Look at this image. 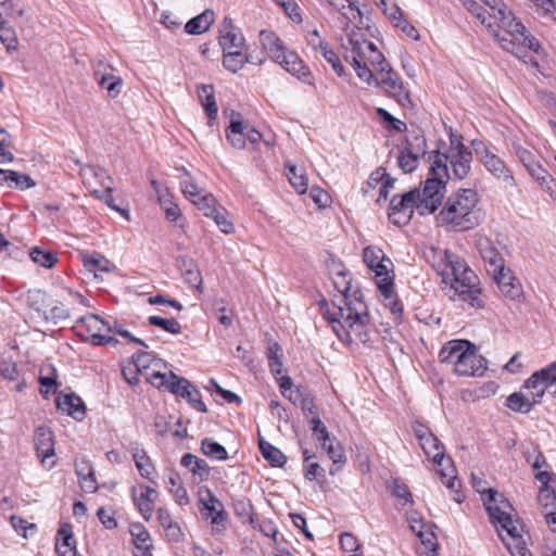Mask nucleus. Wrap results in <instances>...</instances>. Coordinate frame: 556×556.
Masks as SVG:
<instances>
[{
  "mask_svg": "<svg viewBox=\"0 0 556 556\" xmlns=\"http://www.w3.org/2000/svg\"><path fill=\"white\" fill-rule=\"evenodd\" d=\"M429 176L421 191L418 190L417 211L420 215L432 214L441 204L446 182L451 178L465 179L471 169L472 153L462 142L448 154L431 152Z\"/></svg>",
  "mask_w": 556,
  "mask_h": 556,
  "instance_id": "1",
  "label": "nucleus"
},
{
  "mask_svg": "<svg viewBox=\"0 0 556 556\" xmlns=\"http://www.w3.org/2000/svg\"><path fill=\"white\" fill-rule=\"evenodd\" d=\"M333 285L340 295L338 301H333L334 311L327 309L324 313L333 331L340 341L348 345L355 341L369 342V315L359 292L350 293L351 280L344 271L337 273Z\"/></svg>",
  "mask_w": 556,
  "mask_h": 556,
  "instance_id": "2",
  "label": "nucleus"
},
{
  "mask_svg": "<svg viewBox=\"0 0 556 556\" xmlns=\"http://www.w3.org/2000/svg\"><path fill=\"white\" fill-rule=\"evenodd\" d=\"M433 268L444 282L451 283L462 301L469 303L472 307L483 306L478 277L460 256L448 250L440 251Z\"/></svg>",
  "mask_w": 556,
  "mask_h": 556,
  "instance_id": "3",
  "label": "nucleus"
},
{
  "mask_svg": "<svg viewBox=\"0 0 556 556\" xmlns=\"http://www.w3.org/2000/svg\"><path fill=\"white\" fill-rule=\"evenodd\" d=\"M486 28L504 50L519 59L528 50L539 52L541 48L539 41L528 34L525 25L507 7L504 10H497L492 21L488 22Z\"/></svg>",
  "mask_w": 556,
  "mask_h": 556,
  "instance_id": "4",
  "label": "nucleus"
},
{
  "mask_svg": "<svg viewBox=\"0 0 556 556\" xmlns=\"http://www.w3.org/2000/svg\"><path fill=\"white\" fill-rule=\"evenodd\" d=\"M488 497L484 505L491 522L496 528L498 535L507 545L513 556H532L526 548L521 532L523 526L519 519H514L510 511V503L493 489L486 491Z\"/></svg>",
  "mask_w": 556,
  "mask_h": 556,
  "instance_id": "5",
  "label": "nucleus"
},
{
  "mask_svg": "<svg viewBox=\"0 0 556 556\" xmlns=\"http://www.w3.org/2000/svg\"><path fill=\"white\" fill-rule=\"evenodd\" d=\"M478 202L476 190L459 189L447 198L438 219L442 226L454 231L473 229L482 222L481 211L477 208Z\"/></svg>",
  "mask_w": 556,
  "mask_h": 556,
  "instance_id": "6",
  "label": "nucleus"
},
{
  "mask_svg": "<svg viewBox=\"0 0 556 556\" xmlns=\"http://www.w3.org/2000/svg\"><path fill=\"white\" fill-rule=\"evenodd\" d=\"M341 47L344 50V60L354 67L357 76L368 84L374 80V74L368 67V63L375 66L378 73L380 67L389 66L384 55L375 43L366 39L361 29H352L348 33L346 41L342 42Z\"/></svg>",
  "mask_w": 556,
  "mask_h": 556,
  "instance_id": "7",
  "label": "nucleus"
},
{
  "mask_svg": "<svg viewBox=\"0 0 556 556\" xmlns=\"http://www.w3.org/2000/svg\"><path fill=\"white\" fill-rule=\"evenodd\" d=\"M419 444L424 453L428 457H431L433 463L439 467L438 472L440 473L442 482L445 483L450 490L455 491L454 501L462 503L464 501V495L456 491L458 482L455 475V468L451 458L445 459L444 446L442 443L433 433H430L429 435H426L425 440L419 441Z\"/></svg>",
  "mask_w": 556,
  "mask_h": 556,
  "instance_id": "8",
  "label": "nucleus"
},
{
  "mask_svg": "<svg viewBox=\"0 0 556 556\" xmlns=\"http://www.w3.org/2000/svg\"><path fill=\"white\" fill-rule=\"evenodd\" d=\"M535 404L540 403L545 392L554 396L556 389V361L547 367L533 372L522 387Z\"/></svg>",
  "mask_w": 556,
  "mask_h": 556,
  "instance_id": "9",
  "label": "nucleus"
},
{
  "mask_svg": "<svg viewBox=\"0 0 556 556\" xmlns=\"http://www.w3.org/2000/svg\"><path fill=\"white\" fill-rule=\"evenodd\" d=\"M200 503L202 511H204V518L210 520L212 533L214 535L224 534L227 529L228 513L225 510L223 503L210 489L200 493Z\"/></svg>",
  "mask_w": 556,
  "mask_h": 556,
  "instance_id": "10",
  "label": "nucleus"
},
{
  "mask_svg": "<svg viewBox=\"0 0 556 556\" xmlns=\"http://www.w3.org/2000/svg\"><path fill=\"white\" fill-rule=\"evenodd\" d=\"M418 190L414 189L403 195L392 197L389 206V219L392 224L403 226L409 223L417 208Z\"/></svg>",
  "mask_w": 556,
  "mask_h": 556,
  "instance_id": "11",
  "label": "nucleus"
},
{
  "mask_svg": "<svg viewBox=\"0 0 556 556\" xmlns=\"http://www.w3.org/2000/svg\"><path fill=\"white\" fill-rule=\"evenodd\" d=\"M379 76V80L375 77L374 80L381 85L390 97H393L403 108L412 105L409 93L407 90H405L403 83L395 71H393L390 66L387 68L380 67Z\"/></svg>",
  "mask_w": 556,
  "mask_h": 556,
  "instance_id": "12",
  "label": "nucleus"
},
{
  "mask_svg": "<svg viewBox=\"0 0 556 556\" xmlns=\"http://www.w3.org/2000/svg\"><path fill=\"white\" fill-rule=\"evenodd\" d=\"M476 152L480 155L485 169L496 179L502 180L507 187L517 186L510 169L496 154L492 153L485 147H483L482 151H479V149L476 148Z\"/></svg>",
  "mask_w": 556,
  "mask_h": 556,
  "instance_id": "13",
  "label": "nucleus"
},
{
  "mask_svg": "<svg viewBox=\"0 0 556 556\" xmlns=\"http://www.w3.org/2000/svg\"><path fill=\"white\" fill-rule=\"evenodd\" d=\"M79 323L84 325L88 332H90V339L94 345H115L118 343L114 336L102 333L108 331L109 323L104 321L98 315H90L79 319Z\"/></svg>",
  "mask_w": 556,
  "mask_h": 556,
  "instance_id": "14",
  "label": "nucleus"
},
{
  "mask_svg": "<svg viewBox=\"0 0 556 556\" xmlns=\"http://www.w3.org/2000/svg\"><path fill=\"white\" fill-rule=\"evenodd\" d=\"M486 369V361L483 356L477 353L475 344L460 359L457 368H453L454 372L458 376H473L481 377Z\"/></svg>",
  "mask_w": 556,
  "mask_h": 556,
  "instance_id": "15",
  "label": "nucleus"
},
{
  "mask_svg": "<svg viewBox=\"0 0 556 556\" xmlns=\"http://www.w3.org/2000/svg\"><path fill=\"white\" fill-rule=\"evenodd\" d=\"M218 39L223 51L242 50L244 46L241 30L228 17H225L220 24Z\"/></svg>",
  "mask_w": 556,
  "mask_h": 556,
  "instance_id": "16",
  "label": "nucleus"
},
{
  "mask_svg": "<svg viewBox=\"0 0 556 556\" xmlns=\"http://www.w3.org/2000/svg\"><path fill=\"white\" fill-rule=\"evenodd\" d=\"M132 500L146 520H150L154 509V503L159 496L155 489L148 485L132 488Z\"/></svg>",
  "mask_w": 556,
  "mask_h": 556,
  "instance_id": "17",
  "label": "nucleus"
},
{
  "mask_svg": "<svg viewBox=\"0 0 556 556\" xmlns=\"http://www.w3.org/2000/svg\"><path fill=\"white\" fill-rule=\"evenodd\" d=\"M476 247L483 262L486 265L488 273H490L491 270H496L497 268H500L498 266H502V264H504V258L502 254L500 253L496 245L489 237L479 236L476 241Z\"/></svg>",
  "mask_w": 556,
  "mask_h": 556,
  "instance_id": "18",
  "label": "nucleus"
},
{
  "mask_svg": "<svg viewBox=\"0 0 556 556\" xmlns=\"http://www.w3.org/2000/svg\"><path fill=\"white\" fill-rule=\"evenodd\" d=\"M471 342L467 340H451L445 343L439 352L441 363L451 364L457 368L460 359L471 349Z\"/></svg>",
  "mask_w": 556,
  "mask_h": 556,
  "instance_id": "19",
  "label": "nucleus"
},
{
  "mask_svg": "<svg viewBox=\"0 0 556 556\" xmlns=\"http://www.w3.org/2000/svg\"><path fill=\"white\" fill-rule=\"evenodd\" d=\"M34 444L37 456L41 459L42 464L54 455V438L49 427L39 426L35 430Z\"/></svg>",
  "mask_w": 556,
  "mask_h": 556,
  "instance_id": "20",
  "label": "nucleus"
},
{
  "mask_svg": "<svg viewBox=\"0 0 556 556\" xmlns=\"http://www.w3.org/2000/svg\"><path fill=\"white\" fill-rule=\"evenodd\" d=\"M56 406L60 410L66 413L78 421L85 418V404L75 393L59 395L56 397Z\"/></svg>",
  "mask_w": 556,
  "mask_h": 556,
  "instance_id": "21",
  "label": "nucleus"
},
{
  "mask_svg": "<svg viewBox=\"0 0 556 556\" xmlns=\"http://www.w3.org/2000/svg\"><path fill=\"white\" fill-rule=\"evenodd\" d=\"M81 261L85 269L93 274L96 279L101 278V273H112L116 269V266L110 260L98 252L84 254Z\"/></svg>",
  "mask_w": 556,
  "mask_h": 556,
  "instance_id": "22",
  "label": "nucleus"
},
{
  "mask_svg": "<svg viewBox=\"0 0 556 556\" xmlns=\"http://www.w3.org/2000/svg\"><path fill=\"white\" fill-rule=\"evenodd\" d=\"M177 267L185 278L186 282L202 292V276L197 263L188 256H179L177 258Z\"/></svg>",
  "mask_w": 556,
  "mask_h": 556,
  "instance_id": "23",
  "label": "nucleus"
},
{
  "mask_svg": "<svg viewBox=\"0 0 556 556\" xmlns=\"http://www.w3.org/2000/svg\"><path fill=\"white\" fill-rule=\"evenodd\" d=\"M55 551L59 556H76V542L70 523H62L59 528Z\"/></svg>",
  "mask_w": 556,
  "mask_h": 556,
  "instance_id": "24",
  "label": "nucleus"
},
{
  "mask_svg": "<svg viewBox=\"0 0 556 556\" xmlns=\"http://www.w3.org/2000/svg\"><path fill=\"white\" fill-rule=\"evenodd\" d=\"M75 471L79 478V483L85 492L92 493L98 489L94 478V471L91 463L86 458L75 460Z\"/></svg>",
  "mask_w": 556,
  "mask_h": 556,
  "instance_id": "25",
  "label": "nucleus"
},
{
  "mask_svg": "<svg viewBox=\"0 0 556 556\" xmlns=\"http://www.w3.org/2000/svg\"><path fill=\"white\" fill-rule=\"evenodd\" d=\"M130 452L140 476L154 483L155 467L146 451L136 443L131 446Z\"/></svg>",
  "mask_w": 556,
  "mask_h": 556,
  "instance_id": "26",
  "label": "nucleus"
},
{
  "mask_svg": "<svg viewBox=\"0 0 556 556\" xmlns=\"http://www.w3.org/2000/svg\"><path fill=\"white\" fill-rule=\"evenodd\" d=\"M275 62L281 65L287 72L298 76L299 78L308 75V71L303 61L293 51H288L286 49L285 53H282L279 59H276Z\"/></svg>",
  "mask_w": 556,
  "mask_h": 556,
  "instance_id": "27",
  "label": "nucleus"
},
{
  "mask_svg": "<svg viewBox=\"0 0 556 556\" xmlns=\"http://www.w3.org/2000/svg\"><path fill=\"white\" fill-rule=\"evenodd\" d=\"M181 466L188 468L193 476L199 478V481L207 480L211 468L206 460L199 458L198 456L186 453L180 459Z\"/></svg>",
  "mask_w": 556,
  "mask_h": 556,
  "instance_id": "28",
  "label": "nucleus"
},
{
  "mask_svg": "<svg viewBox=\"0 0 556 556\" xmlns=\"http://www.w3.org/2000/svg\"><path fill=\"white\" fill-rule=\"evenodd\" d=\"M260 42L262 43L263 49L274 61L279 59L286 51L283 42L274 31L262 30L260 33Z\"/></svg>",
  "mask_w": 556,
  "mask_h": 556,
  "instance_id": "29",
  "label": "nucleus"
},
{
  "mask_svg": "<svg viewBox=\"0 0 556 556\" xmlns=\"http://www.w3.org/2000/svg\"><path fill=\"white\" fill-rule=\"evenodd\" d=\"M535 479L542 483L538 501L543 507H554L556 505V495L554 490L548 486V482L553 479V473L548 471H539Z\"/></svg>",
  "mask_w": 556,
  "mask_h": 556,
  "instance_id": "30",
  "label": "nucleus"
},
{
  "mask_svg": "<svg viewBox=\"0 0 556 556\" xmlns=\"http://www.w3.org/2000/svg\"><path fill=\"white\" fill-rule=\"evenodd\" d=\"M388 262H381L370 270L375 273L376 285L380 292L390 291V287H393V274Z\"/></svg>",
  "mask_w": 556,
  "mask_h": 556,
  "instance_id": "31",
  "label": "nucleus"
},
{
  "mask_svg": "<svg viewBox=\"0 0 556 556\" xmlns=\"http://www.w3.org/2000/svg\"><path fill=\"white\" fill-rule=\"evenodd\" d=\"M213 11L206 10L187 22L185 29L188 34L200 35L205 33L213 23Z\"/></svg>",
  "mask_w": 556,
  "mask_h": 556,
  "instance_id": "32",
  "label": "nucleus"
},
{
  "mask_svg": "<svg viewBox=\"0 0 556 556\" xmlns=\"http://www.w3.org/2000/svg\"><path fill=\"white\" fill-rule=\"evenodd\" d=\"M535 403L532 402L529 394L523 392H514L506 400V406L514 412L528 414L531 412L533 405Z\"/></svg>",
  "mask_w": 556,
  "mask_h": 556,
  "instance_id": "33",
  "label": "nucleus"
},
{
  "mask_svg": "<svg viewBox=\"0 0 556 556\" xmlns=\"http://www.w3.org/2000/svg\"><path fill=\"white\" fill-rule=\"evenodd\" d=\"M130 534L136 547L142 551L141 556H151L149 544L150 534L147 529L140 523H134L130 526Z\"/></svg>",
  "mask_w": 556,
  "mask_h": 556,
  "instance_id": "34",
  "label": "nucleus"
},
{
  "mask_svg": "<svg viewBox=\"0 0 556 556\" xmlns=\"http://www.w3.org/2000/svg\"><path fill=\"white\" fill-rule=\"evenodd\" d=\"M258 447L262 456L269 462L271 466L282 467L286 464L287 457L285 454L269 442L260 440Z\"/></svg>",
  "mask_w": 556,
  "mask_h": 556,
  "instance_id": "35",
  "label": "nucleus"
},
{
  "mask_svg": "<svg viewBox=\"0 0 556 556\" xmlns=\"http://www.w3.org/2000/svg\"><path fill=\"white\" fill-rule=\"evenodd\" d=\"M198 94L208 118L211 121L215 119L217 116L218 108L215 101L213 87L203 85L198 89Z\"/></svg>",
  "mask_w": 556,
  "mask_h": 556,
  "instance_id": "36",
  "label": "nucleus"
},
{
  "mask_svg": "<svg viewBox=\"0 0 556 556\" xmlns=\"http://www.w3.org/2000/svg\"><path fill=\"white\" fill-rule=\"evenodd\" d=\"M287 176L292 187L298 193H305L308 187L305 169L296 165H287Z\"/></svg>",
  "mask_w": 556,
  "mask_h": 556,
  "instance_id": "37",
  "label": "nucleus"
},
{
  "mask_svg": "<svg viewBox=\"0 0 556 556\" xmlns=\"http://www.w3.org/2000/svg\"><path fill=\"white\" fill-rule=\"evenodd\" d=\"M248 62L251 61L242 50L224 51L223 65L232 73H237Z\"/></svg>",
  "mask_w": 556,
  "mask_h": 556,
  "instance_id": "38",
  "label": "nucleus"
},
{
  "mask_svg": "<svg viewBox=\"0 0 556 556\" xmlns=\"http://www.w3.org/2000/svg\"><path fill=\"white\" fill-rule=\"evenodd\" d=\"M180 179V188L182 193L187 199L193 201L200 197H203L205 192L195 184L194 179L191 177L190 173L186 169H182Z\"/></svg>",
  "mask_w": 556,
  "mask_h": 556,
  "instance_id": "39",
  "label": "nucleus"
},
{
  "mask_svg": "<svg viewBox=\"0 0 556 556\" xmlns=\"http://www.w3.org/2000/svg\"><path fill=\"white\" fill-rule=\"evenodd\" d=\"M29 257L34 263L45 268H52L58 263L56 253L40 247H34L29 252Z\"/></svg>",
  "mask_w": 556,
  "mask_h": 556,
  "instance_id": "40",
  "label": "nucleus"
},
{
  "mask_svg": "<svg viewBox=\"0 0 556 556\" xmlns=\"http://www.w3.org/2000/svg\"><path fill=\"white\" fill-rule=\"evenodd\" d=\"M169 493H172L179 505H187L189 497L186 488L182 485L178 473H170L166 482Z\"/></svg>",
  "mask_w": 556,
  "mask_h": 556,
  "instance_id": "41",
  "label": "nucleus"
},
{
  "mask_svg": "<svg viewBox=\"0 0 556 556\" xmlns=\"http://www.w3.org/2000/svg\"><path fill=\"white\" fill-rule=\"evenodd\" d=\"M157 519L160 525L166 531V535L172 540L178 541L181 536L180 528L176 522L173 521L169 511L165 508L157 509Z\"/></svg>",
  "mask_w": 556,
  "mask_h": 556,
  "instance_id": "42",
  "label": "nucleus"
},
{
  "mask_svg": "<svg viewBox=\"0 0 556 556\" xmlns=\"http://www.w3.org/2000/svg\"><path fill=\"white\" fill-rule=\"evenodd\" d=\"M363 260L369 269L374 268L381 262H388L390 265H393L383 251L375 245H368L363 250Z\"/></svg>",
  "mask_w": 556,
  "mask_h": 556,
  "instance_id": "43",
  "label": "nucleus"
},
{
  "mask_svg": "<svg viewBox=\"0 0 556 556\" xmlns=\"http://www.w3.org/2000/svg\"><path fill=\"white\" fill-rule=\"evenodd\" d=\"M308 412L313 416L311 419V424L313 425L312 431L316 435V439L320 443V446H325L326 442H328L329 439H331L327 430V427L319 419L316 412V407L314 405L308 407Z\"/></svg>",
  "mask_w": 556,
  "mask_h": 556,
  "instance_id": "44",
  "label": "nucleus"
},
{
  "mask_svg": "<svg viewBox=\"0 0 556 556\" xmlns=\"http://www.w3.org/2000/svg\"><path fill=\"white\" fill-rule=\"evenodd\" d=\"M201 451L204 455L218 460H226L228 458L226 448L222 444L208 438L202 440Z\"/></svg>",
  "mask_w": 556,
  "mask_h": 556,
  "instance_id": "45",
  "label": "nucleus"
},
{
  "mask_svg": "<svg viewBox=\"0 0 556 556\" xmlns=\"http://www.w3.org/2000/svg\"><path fill=\"white\" fill-rule=\"evenodd\" d=\"M0 41L9 53L17 49L18 40L15 29L5 21H0Z\"/></svg>",
  "mask_w": 556,
  "mask_h": 556,
  "instance_id": "46",
  "label": "nucleus"
},
{
  "mask_svg": "<svg viewBox=\"0 0 556 556\" xmlns=\"http://www.w3.org/2000/svg\"><path fill=\"white\" fill-rule=\"evenodd\" d=\"M420 157L419 154L403 148L397 155V165L405 174H408L417 168Z\"/></svg>",
  "mask_w": 556,
  "mask_h": 556,
  "instance_id": "47",
  "label": "nucleus"
},
{
  "mask_svg": "<svg viewBox=\"0 0 556 556\" xmlns=\"http://www.w3.org/2000/svg\"><path fill=\"white\" fill-rule=\"evenodd\" d=\"M404 149L424 156L426 154L427 141L425 136L420 131H412L406 137V143Z\"/></svg>",
  "mask_w": 556,
  "mask_h": 556,
  "instance_id": "48",
  "label": "nucleus"
},
{
  "mask_svg": "<svg viewBox=\"0 0 556 556\" xmlns=\"http://www.w3.org/2000/svg\"><path fill=\"white\" fill-rule=\"evenodd\" d=\"M92 70L98 84H104L114 74V67L103 56L93 62Z\"/></svg>",
  "mask_w": 556,
  "mask_h": 556,
  "instance_id": "49",
  "label": "nucleus"
},
{
  "mask_svg": "<svg viewBox=\"0 0 556 556\" xmlns=\"http://www.w3.org/2000/svg\"><path fill=\"white\" fill-rule=\"evenodd\" d=\"M148 321L151 326L159 327L166 332L178 334L181 332V326L175 318H163L160 316H150Z\"/></svg>",
  "mask_w": 556,
  "mask_h": 556,
  "instance_id": "50",
  "label": "nucleus"
},
{
  "mask_svg": "<svg viewBox=\"0 0 556 556\" xmlns=\"http://www.w3.org/2000/svg\"><path fill=\"white\" fill-rule=\"evenodd\" d=\"M181 397H184L193 408L199 412L205 413L207 408L201 399L200 391L190 382L188 387L182 390Z\"/></svg>",
  "mask_w": 556,
  "mask_h": 556,
  "instance_id": "51",
  "label": "nucleus"
},
{
  "mask_svg": "<svg viewBox=\"0 0 556 556\" xmlns=\"http://www.w3.org/2000/svg\"><path fill=\"white\" fill-rule=\"evenodd\" d=\"M328 3L339 11H343L342 14L348 20H355L361 16L359 9L355 5L353 0H327Z\"/></svg>",
  "mask_w": 556,
  "mask_h": 556,
  "instance_id": "52",
  "label": "nucleus"
},
{
  "mask_svg": "<svg viewBox=\"0 0 556 556\" xmlns=\"http://www.w3.org/2000/svg\"><path fill=\"white\" fill-rule=\"evenodd\" d=\"M384 298V306L390 309L395 321L401 320L403 315V304L399 299L393 295V287H390V291L380 292Z\"/></svg>",
  "mask_w": 556,
  "mask_h": 556,
  "instance_id": "53",
  "label": "nucleus"
},
{
  "mask_svg": "<svg viewBox=\"0 0 556 556\" xmlns=\"http://www.w3.org/2000/svg\"><path fill=\"white\" fill-rule=\"evenodd\" d=\"M500 290L506 299L514 302L520 303L525 298L522 285L518 279L510 283L504 285L502 288H500Z\"/></svg>",
  "mask_w": 556,
  "mask_h": 556,
  "instance_id": "54",
  "label": "nucleus"
},
{
  "mask_svg": "<svg viewBox=\"0 0 556 556\" xmlns=\"http://www.w3.org/2000/svg\"><path fill=\"white\" fill-rule=\"evenodd\" d=\"M281 351L280 345L275 342L268 348V366L275 376H278L282 371V361L279 352Z\"/></svg>",
  "mask_w": 556,
  "mask_h": 556,
  "instance_id": "55",
  "label": "nucleus"
},
{
  "mask_svg": "<svg viewBox=\"0 0 556 556\" xmlns=\"http://www.w3.org/2000/svg\"><path fill=\"white\" fill-rule=\"evenodd\" d=\"M206 217H211L214 212L218 208L216 206V200L212 193H204L203 197L191 201Z\"/></svg>",
  "mask_w": 556,
  "mask_h": 556,
  "instance_id": "56",
  "label": "nucleus"
},
{
  "mask_svg": "<svg viewBox=\"0 0 556 556\" xmlns=\"http://www.w3.org/2000/svg\"><path fill=\"white\" fill-rule=\"evenodd\" d=\"M108 334L110 333H113V334H118L125 339H127L128 341L130 342H134L138 345H141L143 348H148L147 343L137 338V337H134L127 329L124 328V326L118 323L117 320H114L112 324L109 323V326H108Z\"/></svg>",
  "mask_w": 556,
  "mask_h": 556,
  "instance_id": "57",
  "label": "nucleus"
},
{
  "mask_svg": "<svg viewBox=\"0 0 556 556\" xmlns=\"http://www.w3.org/2000/svg\"><path fill=\"white\" fill-rule=\"evenodd\" d=\"M321 448L327 453L334 465L345 463L346 457L344 455V451L339 443L334 445V439H329V441L326 442V445L321 446Z\"/></svg>",
  "mask_w": 556,
  "mask_h": 556,
  "instance_id": "58",
  "label": "nucleus"
},
{
  "mask_svg": "<svg viewBox=\"0 0 556 556\" xmlns=\"http://www.w3.org/2000/svg\"><path fill=\"white\" fill-rule=\"evenodd\" d=\"M320 54L324 56V59L331 65L332 70L338 76L344 75V67L337 55V53L328 47H323V51Z\"/></svg>",
  "mask_w": 556,
  "mask_h": 556,
  "instance_id": "59",
  "label": "nucleus"
},
{
  "mask_svg": "<svg viewBox=\"0 0 556 556\" xmlns=\"http://www.w3.org/2000/svg\"><path fill=\"white\" fill-rule=\"evenodd\" d=\"M101 88L105 89L109 97L116 98L123 88V79L115 74L109 76V79L104 84H98Z\"/></svg>",
  "mask_w": 556,
  "mask_h": 556,
  "instance_id": "60",
  "label": "nucleus"
},
{
  "mask_svg": "<svg viewBox=\"0 0 556 556\" xmlns=\"http://www.w3.org/2000/svg\"><path fill=\"white\" fill-rule=\"evenodd\" d=\"M211 218L215 222V224L224 233L229 235L233 232V224L226 217L224 208H217L211 216Z\"/></svg>",
  "mask_w": 556,
  "mask_h": 556,
  "instance_id": "61",
  "label": "nucleus"
},
{
  "mask_svg": "<svg viewBox=\"0 0 556 556\" xmlns=\"http://www.w3.org/2000/svg\"><path fill=\"white\" fill-rule=\"evenodd\" d=\"M496 270H491L490 274L493 275L494 280L496 281L498 288H502L506 283H510L517 278L513 275L511 270L502 264Z\"/></svg>",
  "mask_w": 556,
  "mask_h": 556,
  "instance_id": "62",
  "label": "nucleus"
},
{
  "mask_svg": "<svg viewBox=\"0 0 556 556\" xmlns=\"http://www.w3.org/2000/svg\"><path fill=\"white\" fill-rule=\"evenodd\" d=\"M459 1L471 14H473L477 18H479L483 25L486 26L488 22L492 21V18H490V15L486 16L484 14L485 12H484L483 8L479 3H477L475 0H459Z\"/></svg>",
  "mask_w": 556,
  "mask_h": 556,
  "instance_id": "63",
  "label": "nucleus"
},
{
  "mask_svg": "<svg viewBox=\"0 0 556 556\" xmlns=\"http://www.w3.org/2000/svg\"><path fill=\"white\" fill-rule=\"evenodd\" d=\"M132 359L136 370L141 371L150 367V364L154 359V356L149 352L139 351L132 355Z\"/></svg>",
  "mask_w": 556,
  "mask_h": 556,
  "instance_id": "64",
  "label": "nucleus"
}]
</instances>
